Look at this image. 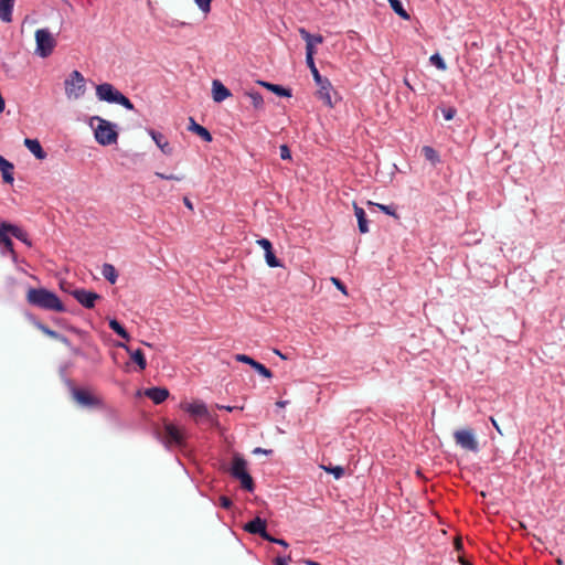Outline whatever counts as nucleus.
<instances>
[{
	"label": "nucleus",
	"instance_id": "11",
	"mask_svg": "<svg viewBox=\"0 0 565 565\" xmlns=\"http://www.w3.org/2000/svg\"><path fill=\"white\" fill-rule=\"evenodd\" d=\"M120 93L121 92H119L117 88H115L114 85L109 83H102L96 86L97 98L108 104H116Z\"/></svg>",
	"mask_w": 565,
	"mask_h": 565
},
{
	"label": "nucleus",
	"instance_id": "57",
	"mask_svg": "<svg viewBox=\"0 0 565 565\" xmlns=\"http://www.w3.org/2000/svg\"><path fill=\"white\" fill-rule=\"evenodd\" d=\"M462 565H469L468 563H466L463 559L460 561Z\"/></svg>",
	"mask_w": 565,
	"mask_h": 565
},
{
	"label": "nucleus",
	"instance_id": "51",
	"mask_svg": "<svg viewBox=\"0 0 565 565\" xmlns=\"http://www.w3.org/2000/svg\"><path fill=\"white\" fill-rule=\"evenodd\" d=\"M218 408H221V409H225V411H227V412H232V411H233V407H232V406H224V405H222V406H218Z\"/></svg>",
	"mask_w": 565,
	"mask_h": 565
},
{
	"label": "nucleus",
	"instance_id": "56",
	"mask_svg": "<svg viewBox=\"0 0 565 565\" xmlns=\"http://www.w3.org/2000/svg\"><path fill=\"white\" fill-rule=\"evenodd\" d=\"M275 353L278 354L281 359H286L285 355H282L280 351L275 350Z\"/></svg>",
	"mask_w": 565,
	"mask_h": 565
},
{
	"label": "nucleus",
	"instance_id": "10",
	"mask_svg": "<svg viewBox=\"0 0 565 565\" xmlns=\"http://www.w3.org/2000/svg\"><path fill=\"white\" fill-rule=\"evenodd\" d=\"M10 232L7 227V222H0V246H1V254L6 255L7 253L10 254L11 259L13 263L18 262L17 253L13 248L12 239L9 236Z\"/></svg>",
	"mask_w": 565,
	"mask_h": 565
},
{
	"label": "nucleus",
	"instance_id": "33",
	"mask_svg": "<svg viewBox=\"0 0 565 565\" xmlns=\"http://www.w3.org/2000/svg\"><path fill=\"white\" fill-rule=\"evenodd\" d=\"M265 260H266V264L270 268H276V267H281L282 266L281 262L276 257V255L274 254L273 249L267 250L265 253Z\"/></svg>",
	"mask_w": 565,
	"mask_h": 565
},
{
	"label": "nucleus",
	"instance_id": "27",
	"mask_svg": "<svg viewBox=\"0 0 565 565\" xmlns=\"http://www.w3.org/2000/svg\"><path fill=\"white\" fill-rule=\"evenodd\" d=\"M354 214L358 220V226L361 234H365L369 232V223L366 220V213L365 211L359 206L358 204H354Z\"/></svg>",
	"mask_w": 565,
	"mask_h": 565
},
{
	"label": "nucleus",
	"instance_id": "31",
	"mask_svg": "<svg viewBox=\"0 0 565 565\" xmlns=\"http://www.w3.org/2000/svg\"><path fill=\"white\" fill-rule=\"evenodd\" d=\"M390 2V6L392 10L401 17L403 20H409L411 17L408 12L404 9L402 2L399 0H387Z\"/></svg>",
	"mask_w": 565,
	"mask_h": 565
},
{
	"label": "nucleus",
	"instance_id": "55",
	"mask_svg": "<svg viewBox=\"0 0 565 565\" xmlns=\"http://www.w3.org/2000/svg\"><path fill=\"white\" fill-rule=\"evenodd\" d=\"M64 337H65V335H63V334L58 333V337H57V338H54V339H55V340H58V341H61V342H62V339H63Z\"/></svg>",
	"mask_w": 565,
	"mask_h": 565
},
{
	"label": "nucleus",
	"instance_id": "39",
	"mask_svg": "<svg viewBox=\"0 0 565 565\" xmlns=\"http://www.w3.org/2000/svg\"><path fill=\"white\" fill-rule=\"evenodd\" d=\"M457 110L456 108L454 107H444L441 108V114H443V117L445 118V120L449 121L451 119H454L455 115H456Z\"/></svg>",
	"mask_w": 565,
	"mask_h": 565
},
{
	"label": "nucleus",
	"instance_id": "36",
	"mask_svg": "<svg viewBox=\"0 0 565 565\" xmlns=\"http://www.w3.org/2000/svg\"><path fill=\"white\" fill-rule=\"evenodd\" d=\"M116 104L122 106L124 108H126L127 110H134L135 109V106L134 104L130 102V99L128 97H126L122 93H120Z\"/></svg>",
	"mask_w": 565,
	"mask_h": 565
},
{
	"label": "nucleus",
	"instance_id": "13",
	"mask_svg": "<svg viewBox=\"0 0 565 565\" xmlns=\"http://www.w3.org/2000/svg\"><path fill=\"white\" fill-rule=\"evenodd\" d=\"M235 360L245 364H248L250 367H253L259 375L271 379L273 373L269 369H267L264 364L259 363L258 361L254 360L249 355L246 354H236Z\"/></svg>",
	"mask_w": 565,
	"mask_h": 565
},
{
	"label": "nucleus",
	"instance_id": "24",
	"mask_svg": "<svg viewBox=\"0 0 565 565\" xmlns=\"http://www.w3.org/2000/svg\"><path fill=\"white\" fill-rule=\"evenodd\" d=\"M188 129L200 136L206 142H211L213 139L211 132L205 127L199 125L192 117H190Z\"/></svg>",
	"mask_w": 565,
	"mask_h": 565
},
{
	"label": "nucleus",
	"instance_id": "58",
	"mask_svg": "<svg viewBox=\"0 0 565 565\" xmlns=\"http://www.w3.org/2000/svg\"><path fill=\"white\" fill-rule=\"evenodd\" d=\"M460 547H461V543H460V542H458V543H457V548H460Z\"/></svg>",
	"mask_w": 565,
	"mask_h": 565
},
{
	"label": "nucleus",
	"instance_id": "48",
	"mask_svg": "<svg viewBox=\"0 0 565 565\" xmlns=\"http://www.w3.org/2000/svg\"><path fill=\"white\" fill-rule=\"evenodd\" d=\"M332 281L335 284V286L343 292H345V287L344 285L337 278H332Z\"/></svg>",
	"mask_w": 565,
	"mask_h": 565
},
{
	"label": "nucleus",
	"instance_id": "1",
	"mask_svg": "<svg viewBox=\"0 0 565 565\" xmlns=\"http://www.w3.org/2000/svg\"><path fill=\"white\" fill-rule=\"evenodd\" d=\"M26 300L30 305L56 312H65V306L60 298L45 288H30L26 295Z\"/></svg>",
	"mask_w": 565,
	"mask_h": 565
},
{
	"label": "nucleus",
	"instance_id": "28",
	"mask_svg": "<svg viewBox=\"0 0 565 565\" xmlns=\"http://www.w3.org/2000/svg\"><path fill=\"white\" fill-rule=\"evenodd\" d=\"M108 326L109 328L117 334L119 335L120 338L125 339V340H129L130 339V335L129 333L127 332V330L120 324V322L113 318V319H109L108 321Z\"/></svg>",
	"mask_w": 565,
	"mask_h": 565
},
{
	"label": "nucleus",
	"instance_id": "21",
	"mask_svg": "<svg viewBox=\"0 0 565 565\" xmlns=\"http://www.w3.org/2000/svg\"><path fill=\"white\" fill-rule=\"evenodd\" d=\"M299 33L301 39L306 42V64H312L315 63L313 55L316 53L315 45H312L311 42H309L310 32H308L306 29L301 28L299 29Z\"/></svg>",
	"mask_w": 565,
	"mask_h": 565
},
{
	"label": "nucleus",
	"instance_id": "38",
	"mask_svg": "<svg viewBox=\"0 0 565 565\" xmlns=\"http://www.w3.org/2000/svg\"><path fill=\"white\" fill-rule=\"evenodd\" d=\"M38 328L44 333L46 334L47 337L54 339V338H57L58 337V332L50 329L47 326L43 324V323H36Z\"/></svg>",
	"mask_w": 565,
	"mask_h": 565
},
{
	"label": "nucleus",
	"instance_id": "5",
	"mask_svg": "<svg viewBox=\"0 0 565 565\" xmlns=\"http://www.w3.org/2000/svg\"><path fill=\"white\" fill-rule=\"evenodd\" d=\"M307 66L309 67L310 72L312 74L313 81H315L316 85L318 86L317 94H318L319 99H321L329 107H332L333 104H332V98H331V92H332L333 87H332L331 82L327 77L321 76V74L319 73V71L316 66V63L307 64Z\"/></svg>",
	"mask_w": 565,
	"mask_h": 565
},
{
	"label": "nucleus",
	"instance_id": "26",
	"mask_svg": "<svg viewBox=\"0 0 565 565\" xmlns=\"http://www.w3.org/2000/svg\"><path fill=\"white\" fill-rule=\"evenodd\" d=\"M257 83L259 85H262L263 87L267 88L268 90L273 92L277 96L291 97V90L281 85L273 84V83H268V82H264V81H258Z\"/></svg>",
	"mask_w": 565,
	"mask_h": 565
},
{
	"label": "nucleus",
	"instance_id": "18",
	"mask_svg": "<svg viewBox=\"0 0 565 565\" xmlns=\"http://www.w3.org/2000/svg\"><path fill=\"white\" fill-rule=\"evenodd\" d=\"M146 396L150 398L154 404H161L169 396V391L163 387H150L145 392Z\"/></svg>",
	"mask_w": 565,
	"mask_h": 565
},
{
	"label": "nucleus",
	"instance_id": "50",
	"mask_svg": "<svg viewBox=\"0 0 565 565\" xmlns=\"http://www.w3.org/2000/svg\"><path fill=\"white\" fill-rule=\"evenodd\" d=\"M183 203L188 209L193 210L192 202L188 198L183 199Z\"/></svg>",
	"mask_w": 565,
	"mask_h": 565
},
{
	"label": "nucleus",
	"instance_id": "29",
	"mask_svg": "<svg viewBox=\"0 0 565 565\" xmlns=\"http://www.w3.org/2000/svg\"><path fill=\"white\" fill-rule=\"evenodd\" d=\"M102 275L110 284H115L118 278L116 268L111 264H107V263L104 264L102 267Z\"/></svg>",
	"mask_w": 565,
	"mask_h": 565
},
{
	"label": "nucleus",
	"instance_id": "22",
	"mask_svg": "<svg viewBox=\"0 0 565 565\" xmlns=\"http://www.w3.org/2000/svg\"><path fill=\"white\" fill-rule=\"evenodd\" d=\"M7 227H8L9 232H10V235H12L13 237L19 239L20 242H22L26 246H29V247L32 246V242L29 238L28 233L23 228H21L18 225L8 223V222H7Z\"/></svg>",
	"mask_w": 565,
	"mask_h": 565
},
{
	"label": "nucleus",
	"instance_id": "42",
	"mask_svg": "<svg viewBox=\"0 0 565 565\" xmlns=\"http://www.w3.org/2000/svg\"><path fill=\"white\" fill-rule=\"evenodd\" d=\"M264 540H266V541H268L270 543H275V544L281 545L284 547H288V543L284 539H276V537L271 536L269 533L266 534Z\"/></svg>",
	"mask_w": 565,
	"mask_h": 565
},
{
	"label": "nucleus",
	"instance_id": "15",
	"mask_svg": "<svg viewBox=\"0 0 565 565\" xmlns=\"http://www.w3.org/2000/svg\"><path fill=\"white\" fill-rule=\"evenodd\" d=\"M117 347L126 350L127 353L130 354L131 360L138 365L140 370H145L147 367V360L145 358L143 352L140 349L131 350L127 344L119 342Z\"/></svg>",
	"mask_w": 565,
	"mask_h": 565
},
{
	"label": "nucleus",
	"instance_id": "35",
	"mask_svg": "<svg viewBox=\"0 0 565 565\" xmlns=\"http://www.w3.org/2000/svg\"><path fill=\"white\" fill-rule=\"evenodd\" d=\"M430 63L441 71H445L447 67L444 58L438 53H435L430 56Z\"/></svg>",
	"mask_w": 565,
	"mask_h": 565
},
{
	"label": "nucleus",
	"instance_id": "25",
	"mask_svg": "<svg viewBox=\"0 0 565 565\" xmlns=\"http://www.w3.org/2000/svg\"><path fill=\"white\" fill-rule=\"evenodd\" d=\"M14 0H0V19L3 22L12 21Z\"/></svg>",
	"mask_w": 565,
	"mask_h": 565
},
{
	"label": "nucleus",
	"instance_id": "3",
	"mask_svg": "<svg viewBox=\"0 0 565 565\" xmlns=\"http://www.w3.org/2000/svg\"><path fill=\"white\" fill-rule=\"evenodd\" d=\"M230 473L234 479L239 480L244 490L248 492L254 491L255 486L252 476L247 471V461L242 456L235 455L233 457Z\"/></svg>",
	"mask_w": 565,
	"mask_h": 565
},
{
	"label": "nucleus",
	"instance_id": "14",
	"mask_svg": "<svg viewBox=\"0 0 565 565\" xmlns=\"http://www.w3.org/2000/svg\"><path fill=\"white\" fill-rule=\"evenodd\" d=\"M267 522L265 519L259 516L254 518L249 522L244 525V530L250 534H257L263 539L266 536L267 532Z\"/></svg>",
	"mask_w": 565,
	"mask_h": 565
},
{
	"label": "nucleus",
	"instance_id": "9",
	"mask_svg": "<svg viewBox=\"0 0 565 565\" xmlns=\"http://www.w3.org/2000/svg\"><path fill=\"white\" fill-rule=\"evenodd\" d=\"M70 294L86 309L94 308L95 301L100 298L98 294L84 288H75Z\"/></svg>",
	"mask_w": 565,
	"mask_h": 565
},
{
	"label": "nucleus",
	"instance_id": "7",
	"mask_svg": "<svg viewBox=\"0 0 565 565\" xmlns=\"http://www.w3.org/2000/svg\"><path fill=\"white\" fill-rule=\"evenodd\" d=\"M456 444L468 451L478 452L479 443L471 429H459L454 433Z\"/></svg>",
	"mask_w": 565,
	"mask_h": 565
},
{
	"label": "nucleus",
	"instance_id": "47",
	"mask_svg": "<svg viewBox=\"0 0 565 565\" xmlns=\"http://www.w3.org/2000/svg\"><path fill=\"white\" fill-rule=\"evenodd\" d=\"M288 559H290V557L277 556L274 559V565H288Z\"/></svg>",
	"mask_w": 565,
	"mask_h": 565
},
{
	"label": "nucleus",
	"instance_id": "37",
	"mask_svg": "<svg viewBox=\"0 0 565 565\" xmlns=\"http://www.w3.org/2000/svg\"><path fill=\"white\" fill-rule=\"evenodd\" d=\"M194 2L203 13L206 14L211 11L212 0H194Z\"/></svg>",
	"mask_w": 565,
	"mask_h": 565
},
{
	"label": "nucleus",
	"instance_id": "43",
	"mask_svg": "<svg viewBox=\"0 0 565 565\" xmlns=\"http://www.w3.org/2000/svg\"><path fill=\"white\" fill-rule=\"evenodd\" d=\"M376 206L387 215L397 216L393 205L376 204Z\"/></svg>",
	"mask_w": 565,
	"mask_h": 565
},
{
	"label": "nucleus",
	"instance_id": "52",
	"mask_svg": "<svg viewBox=\"0 0 565 565\" xmlns=\"http://www.w3.org/2000/svg\"><path fill=\"white\" fill-rule=\"evenodd\" d=\"M305 563H306L307 565H320L319 563H317V562H315V561H311V559H307V561H305Z\"/></svg>",
	"mask_w": 565,
	"mask_h": 565
},
{
	"label": "nucleus",
	"instance_id": "46",
	"mask_svg": "<svg viewBox=\"0 0 565 565\" xmlns=\"http://www.w3.org/2000/svg\"><path fill=\"white\" fill-rule=\"evenodd\" d=\"M310 38L311 39L309 40V42H311L312 45L320 44L323 42V36L320 34H311L310 33Z\"/></svg>",
	"mask_w": 565,
	"mask_h": 565
},
{
	"label": "nucleus",
	"instance_id": "40",
	"mask_svg": "<svg viewBox=\"0 0 565 565\" xmlns=\"http://www.w3.org/2000/svg\"><path fill=\"white\" fill-rule=\"evenodd\" d=\"M279 154L282 160H290L291 159V151L287 145H281L279 147Z\"/></svg>",
	"mask_w": 565,
	"mask_h": 565
},
{
	"label": "nucleus",
	"instance_id": "17",
	"mask_svg": "<svg viewBox=\"0 0 565 565\" xmlns=\"http://www.w3.org/2000/svg\"><path fill=\"white\" fill-rule=\"evenodd\" d=\"M148 132H149L150 137L152 138V140L154 141V143L157 145V147L164 154L169 156L172 153V148H171L170 143L168 142V140L161 132L156 131L153 129H149Z\"/></svg>",
	"mask_w": 565,
	"mask_h": 565
},
{
	"label": "nucleus",
	"instance_id": "53",
	"mask_svg": "<svg viewBox=\"0 0 565 565\" xmlns=\"http://www.w3.org/2000/svg\"><path fill=\"white\" fill-rule=\"evenodd\" d=\"M62 343H64V344H65V345H67V347H70V345H71V342H70V340H68L66 337H64V338L62 339Z\"/></svg>",
	"mask_w": 565,
	"mask_h": 565
},
{
	"label": "nucleus",
	"instance_id": "34",
	"mask_svg": "<svg viewBox=\"0 0 565 565\" xmlns=\"http://www.w3.org/2000/svg\"><path fill=\"white\" fill-rule=\"evenodd\" d=\"M322 468L327 472L333 475V477L335 479H341L344 476V468L342 466H334V467H332V466L331 467L322 466Z\"/></svg>",
	"mask_w": 565,
	"mask_h": 565
},
{
	"label": "nucleus",
	"instance_id": "30",
	"mask_svg": "<svg viewBox=\"0 0 565 565\" xmlns=\"http://www.w3.org/2000/svg\"><path fill=\"white\" fill-rule=\"evenodd\" d=\"M422 152L425 159L431 162L434 166L440 162V156L433 147L424 146Z\"/></svg>",
	"mask_w": 565,
	"mask_h": 565
},
{
	"label": "nucleus",
	"instance_id": "49",
	"mask_svg": "<svg viewBox=\"0 0 565 565\" xmlns=\"http://www.w3.org/2000/svg\"><path fill=\"white\" fill-rule=\"evenodd\" d=\"M271 450L270 449H264V448H260V447H257L254 449V454H264V455H268L270 454Z\"/></svg>",
	"mask_w": 565,
	"mask_h": 565
},
{
	"label": "nucleus",
	"instance_id": "6",
	"mask_svg": "<svg viewBox=\"0 0 565 565\" xmlns=\"http://www.w3.org/2000/svg\"><path fill=\"white\" fill-rule=\"evenodd\" d=\"M35 53L40 57H47L55 47V40L49 29H39L35 32Z\"/></svg>",
	"mask_w": 565,
	"mask_h": 565
},
{
	"label": "nucleus",
	"instance_id": "8",
	"mask_svg": "<svg viewBox=\"0 0 565 565\" xmlns=\"http://www.w3.org/2000/svg\"><path fill=\"white\" fill-rule=\"evenodd\" d=\"M67 384L70 386L73 398L79 405L85 407H97L100 405V401L93 396L88 391L74 386L70 380H67Z\"/></svg>",
	"mask_w": 565,
	"mask_h": 565
},
{
	"label": "nucleus",
	"instance_id": "44",
	"mask_svg": "<svg viewBox=\"0 0 565 565\" xmlns=\"http://www.w3.org/2000/svg\"><path fill=\"white\" fill-rule=\"evenodd\" d=\"M257 244L265 250V253L267 250L273 249V245H271L270 241L267 239V238H259V239H257Z\"/></svg>",
	"mask_w": 565,
	"mask_h": 565
},
{
	"label": "nucleus",
	"instance_id": "16",
	"mask_svg": "<svg viewBox=\"0 0 565 565\" xmlns=\"http://www.w3.org/2000/svg\"><path fill=\"white\" fill-rule=\"evenodd\" d=\"M231 96V90L224 86L218 79L212 83V97L215 103H222Z\"/></svg>",
	"mask_w": 565,
	"mask_h": 565
},
{
	"label": "nucleus",
	"instance_id": "12",
	"mask_svg": "<svg viewBox=\"0 0 565 565\" xmlns=\"http://www.w3.org/2000/svg\"><path fill=\"white\" fill-rule=\"evenodd\" d=\"M164 444L167 447L177 446L182 447L184 438L180 429L173 424H167L164 426Z\"/></svg>",
	"mask_w": 565,
	"mask_h": 565
},
{
	"label": "nucleus",
	"instance_id": "45",
	"mask_svg": "<svg viewBox=\"0 0 565 565\" xmlns=\"http://www.w3.org/2000/svg\"><path fill=\"white\" fill-rule=\"evenodd\" d=\"M220 504H221V507H222L223 509L228 510V509H231V508H232L233 502H232V500H231L228 497H226V495H222V497H220Z\"/></svg>",
	"mask_w": 565,
	"mask_h": 565
},
{
	"label": "nucleus",
	"instance_id": "20",
	"mask_svg": "<svg viewBox=\"0 0 565 565\" xmlns=\"http://www.w3.org/2000/svg\"><path fill=\"white\" fill-rule=\"evenodd\" d=\"M13 170L14 166L10 161H8L4 157L0 154V171L2 173L3 182L6 183H13Z\"/></svg>",
	"mask_w": 565,
	"mask_h": 565
},
{
	"label": "nucleus",
	"instance_id": "4",
	"mask_svg": "<svg viewBox=\"0 0 565 565\" xmlns=\"http://www.w3.org/2000/svg\"><path fill=\"white\" fill-rule=\"evenodd\" d=\"M65 95L68 99H79L86 92V81L78 71H73L64 81Z\"/></svg>",
	"mask_w": 565,
	"mask_h": 565
},
{
	"label": "nucleus",
	"instance_id": "2",
	"mask_svg": "<svg viewBox=\"0 0 565 565\" xmlns=\"http://www.w3.org/2000/svg\"><path fill=\"white\" fill-rule=\"evenodd\" d=\"M89 126L94 130V137L100 146H111L117 143V125L99 116H93L89 119Z\"/></svg>",
	"mask_w": 565,
	"mask_h": 565
},
{
	"label": "nucleus",
	"instance_id": "19",
	"mask_svg": "<svg viewBox=\"0 0 565 565\" xmlns=\"http://www.w3.org/2000/svg\"><path fill=\"white\" fill-rule=\"evenodd\" d=\"M24 146L39 160H43L47 156L38 139L25 138Z\"/></svg>",
	"mask_w": 565,
	"mask_h": 565
},
{
	"label": "nucleus",
	"instance_id": "32",
	"mask_svg": "<svg viewBox=\"0 0 565 565\" xmlns=\"http://www.w3.org/2000/svg\"><path fill=\"white\" fill-rule=\"evenodd\" d=\"M246 95L249 97L255 109H262L264 107V98L259 92L250 90L247 92Z\"/></svg>",
	"mask_w": 565,
	"mask_h": 565
},
{
	"label": "nucleus",
	"instance_id": "41",
	"mask_svg": "<svg viewBox=\"0 0 565 565\" xmlns=\"http://www.w3.org/2000/svg\"><path fill=\"white\" fill-rule=\"evenodd\" d=\"M154 175L162 179V180H175L181 181L183 179L182 175H175V174H166L162 172H154Z\"/></svg>",
	"mask_w": 565,
	"mask_h": 565
},
{
	"label": "nucleus",
	"instance_id": "23",
	"mask_svg": "<svg viewBox=\"0 0 565 565\" xmlns=\"http://www.w3.org/2000/svg\"><path fill=\"white\" fill-rule=\"evenodd\" d=\"M185 411L194 417H206L209 415V411L206 405L203 402H193L185 406Z\"/></svg>",
	"mask_w": 565,
	"mask_h": 565
},
{
	"label": "nucleus",
	"instance_id": "54",
	"mask_svg": "<svg viewBox=\"0 0 565 565\" xmlns=\"http://www.w3.org/2000/svg\"><path fill=\"white\" fill-rule=\"evenodd\" d=\"M491 420H492L493 426L497 428V430H498L499 433H501V431H500V428H499V426H498V424H497V422H495L493 418H492Z\"/></svg>",
	"mask_w": 565,
	"mask_h": 565
}]
</instances>
